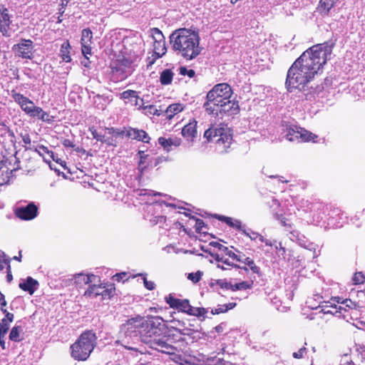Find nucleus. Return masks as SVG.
I'll use <instances>...</instances> for the list:
<instances>
[{"mask_svg":"<svg viewBox=\"0 0 365 365\" xmlns=\"http://www.w3.org/2000/svg\"><path fill=\"white\" fill-rule=\"evenodd\" d=\"M71 46L68 41L62 43L60 49V56L65 62H70L71 58L70 56Z\"/></svg>","mask_w":365,"mask_h":365,"instance_id":"nucleus-32","label":"nucleus"},{"mask_svg":"<svg viewBox=\"0 0 365 365\" xmlns=\"http://www.w3.org/2000/svg\"><path fill=\"white\" fill-rule=\"evenodd\" d=\"M126 135L132 139L141 140L144 143H148L150 139L146 132L135 128L128 129L126 132Z\"/></svg>","mask_w":365,"mask_h":365,"instance_id":"nucleus-27","label":"nucleus"},{"mask_svg":"<svg viewBox=\"0 0 365 365\" xmlns=\"http://www.w3.org/2000/svg\"><path fill=\"white\" fill-rule=\"evenodd\" d=\"M10 95L25 113L27 114L30 112V108L34 105V102L31 100L14 90L11 91Z\"/></svg>","mask_w":365,"mask_h":365,"instance_id":"nucleus-16","label":"nucleus"},{"mask_svg":"<svg viewBox=\"0 0 365 365\" xmlns=\"http://www.w3.org/2000/svg\"><path fill=\"white\" fill-rule=\"evenodd\" d=\"M93 38L92 31L89 29H85L82 31L81 43V45L91 44Z\"/></svg>","mask_w":365,"mask_h":365,"instance_id":"nucleus-43","label":"nucleus"},{"mask_svg":"<svg viewBox=\"0 0 365 365\" xmlns=\"http://www.w3.org/2000/svg\"><path fill=\"white\" fill-rule=\"evenodd\" d=\"M182 135L188 140H193L197 135V121L193 120L182 129Z\"/></svg>","mask_w":365,"mask_h":365,"instance_id":"nucleus-25","label":"nucleus"},{"mask_svg":"<svg viewBox=\"0 0 365 365\" xmlns=\"http://www.w3.org/2000/svg\"><path fill=\"white\" fill-rule=\"evenodd\" d=\"M158 143L160 145H162L164 149H165L167 151L170 150V148L172 145H174L175 147H178L180 145L181 140L178 138H165L163 137H160L158 138Z\"/></svg>","mask_w":365,"mask_h":365,"instance_id":"nucleus-30","label":"nucleus"},{"mask_svg":"<svg viewBox=\"0 0 365 365\" xmlns=\"http://www.w3.org/2000/svg\"><path fill=\"white\" fill-rule=\"evenodd\" d=\"M173 73L170 69H165L160 73V81L163 85H169L172 83Z\"/></svg>","mask_w":365,"mask_h":365,"instance_id":"nucleus-38","label":"nucleus"},{"mask_svg":"<svg viewBox=\"0 0 365 365\" xmlns=\"http://www.w3.org/2000/svg\"><path fill=\"white\" fill-rule=\"evenodd\" d=\"M242 233L245 236L248 237L251 240H259V242L264 243L266 246L269 247H273L274 245V243L272 242V240L264 238L262 235H261L257 232H254L252 230L247 231L245 229H244L242 230Z\"/></svg>","mask_w":365,"mask_h":365,"instance_id":"nucleus-28","label":"nucleus"},{"mask_svg":"<svg viewBox=\"0 0 365 365\" xmlns=\"http://www.w3.org/2000/svg\"><path fill=\"white\" fill-rule=\"evenodd\" d=\"M215 284L222 289L232 291L233 284L226 279H218L216 281Z\"/></svg>","mask_w":365,"mask_h":365,"instance_id":"nucleus-46","label":"nucleus"},{"mask_svg":"<svg viewBox=\"0 0 365 365\" xmlns=\"http://www.w3.org/2000/svg\"><path fill=\"white\" fill-rule=\"evenodd\" d=\"M319 308L320 309L319 312L325 314L336 315L338 313L341 314L342 311H346L341 305L332 304L330 302H324L322 305H319Z\"/></svg>","mask_w":365,"mask_h":365,"instance_id":"nucleus-23","label":"nucleus"},{"mask_svg":"<svg viewBox=\"0 0 365 365\" xmlns=\"http://www.w3.org/2000/svg\"><path fill=\"white\" fill-rule=\"evenodd\" d=\"M307 353V349L305 346L299 349L297 351L294 352L292 356L295 359H302L304 357V354Z\"/></svg>","mask_w":365,"mask_h":365,"instance_id":"nucleus-60","label":"nucleus"},{"mask_svg":"<svg viewBox=\"0 0 365 365\" xmlns=\"http://www.w3.org/2000/svg\"><path fill=\"white\" fill-rule=\"evenodd\" d=\"M38 119L48 123H51L53 121V117L51 116L48 113L45 112L43 110H42Z\"/></svg>","mask_w":365,"mask_h":365,"instance_id":"nucleus-53","label":"nucleus"},{"mask_svg":"<svg viewBox=\"0 0 365 365\" xmlns=\"http://www.w3.org/2000/svg\"><path fill=\"white\" fill-rule=\"evenodd\" d=\"M9 329V323L6 320H1L0 322V334L6 335Z\"/></svg>","mask_w":365,"mask_h":365,"instance_id":"nucleus-54","label":"nucleus"},{"mask_svg":"<svg viewBox=\"0 0 365 365\" xmlns=\"http://www.w3.org/2000/svg\"><path fill=\"white\" fill-rule=\"evenodd\" d=\"M314 138H317V136L313 133L296 125L289 127L287 129V133L286 135V138L289 141L306 142L312 140Z\"/></svg>","mask_w":365,"mask_h":365,"instance_id":"nucleus-11","label":"nucleus"},{"mask_svg":"<svg viewBox=\"0 0 365 365\" xmlns=\"http://www.w3.org/2000/svg\"><path fill=\"white\" fill-rule=\"evenodd\" d=\"M232 91L227 83H219L215 85L207 94V101L203 107L205 110L212 115H218L219 108L227 99H230Z\"/></svg>","mask_w":365,"mask_h":365,"instance_id":"nucleus-4","label":"nucleus"},{"mask_svg":"<svg viewBox=\"0 0 365 365\" xmlns=\"http://www.w3.org/2000/svg\"><path fill=\"white\" fill-rule=\"evenodd\" d=\"M22 331L23 328L21 326H14L10 331L9 339L16 342L21 341L23 339L21 336Z\"/></svg>","mask_w":365,"mask_h":365,"instance_id":"nucleus-35","label":"nucleus"},{"mask_svg":"<svg viewBox=\"0 0 365 365\" xmlns=\"http://www.w3.org/2000/svg\"><path fill=\"white\" fill-rule=\"evenodd\" d=\"M202 273L200 271H197L195 273L188 274L187 279L192 281L193 283L198 282L202 277Z\"/></svg>","mask_w":365,"mask_h":365,"instance_id":"nucleus-50","label":"nucleus"},{"mask_svg":"<svg viewBox=\"0 0 365 365\" xmlns=\"http://www.w3.org/2000/svg\"><path fill=\"white\" fill-rule=\"evenodd\" d=\"M332 48L333 43L325 42L305 51L287 71L285 83L287 90L289 92L294 89L304 90L326 63Z\"/></svg>","mask_w":365,"mask_h":365,"instance_id":"nucleus-1","label":"nucleus"},{"mask_svg":"<svg viewBox=\"0 0 365 365\" xmlns=\"http://www.w3.org/2000/svg\"><path fill=\"white\" fill-rule=\"evenodd\" d=\"M89 131L91 133L92 136L93 138L97 140L98 141L102 142L103 140L104 135H103L101 133L98 132L94 127H91L89 128Z\"/></svg>","mask_w":365,"mask_h":365,"instance_id":"nucleus-51","label":"nucleus"},{"mask_svg":"<svg viewBox=\"0 0 365 365\" xmlns=\"http://www.w3.org/2000/svg\"><path fill=\"white\" fill-rule=\"evenodd\" d=\"M21 138L22 141L24 142V143L25 145H30L31 144V140L30 135L28 133H25V134L21 133ZM25 148L26 149L28 148L26 147V145H25Z\"/></svg>","mask_w":365,"mask_h":365,"instance_id":"nucleus-62","label":"nucleus"},{"mask_svg":"<svg viewBox=\"0 0 365 365\" xmlns=\"http://www.w3.org/2000/svg\"><path fill=\"white\" fill-rule=\"evenodd\" d=\"M268 204L272 210V212L274 218L279 220L283 227H290L291 225L289 222H287V219L283 216L282 213L278 211V208L279 207V201L277 200L276 199H272L271 202H268Z\"/></svg>","mask_w":365,"mask_h":365,"instance_id":"nucleus-21","label":"nucleus"},{"mask_svg":"<svg viewBox=\"0 0 365 365\" xmlns=\"http://www.w3.org/2000/svg\"><path fill=\"white\" fill-rule=\"evenodd\" d=\"M185 313L191 316L202 317L207 313V310L205 308L193 307L189 304Z\"/></svg>","mask_w":365,"mask_h":365,"instance_id":"nucleus-37","label":"nucleus"},{"mask_svg":"<svg viewBox=\"0 0 365 365\" xmlns=\"http://www.w3.org/2000/svg\"><path fill=\"white\" fill-rule=\"evenodd\" d=\"M195 71L192 69H187L185 67H180V74L182 76H188L190 78H192L195 76Z\"/></svg>","mask_w":365,"mask_h":365,"instance_id":"nucleus-55","label":"nucleus"},{"mask_svg":"<svg viewBox=\"0 0 365 365\" xmlns=\"http://www.w3.org/2000/svg\"><path fill=\"white\" fill-rule=\"evenodd\" d=\"M253 282H241L239 283H235L233 284L232 291L237 290H245L248 289H251L252 287Z\"/></svg>","mask_w":365,"mask_h":365,"instance_id":"nucleus-45","label":"nucleus"},{"mask_svg":"<svg viewBox=\"0 0 365 365\" xmlns=\"http://www.w3.org/2000/svg\"><path fill=\"white\" fill-rule=\"evenodd\" d=\"M120 95V98L127 100L125 103H130L132 106H138L139 109H140L144 105L143 100L138 97L137 92L135 91L127 90L121 93Z\"/></svg>","mask_w":365,"mask_h":365,"instance_id":"nucleus-18","label":"nucleus"},{"mask_svg":"<svg viewBox=\"0 0 365 365\" xmlns=\"http://www.w3.org/2000/svg\"><path fill=\"white\" fill-rule=\"evenodd\" d=\"M106 99L102 96H97L95 97V103L99 109L104 110L106 108Z\"/></svg>","mask_w":365,"mask_h":365,"instance_id":"nucleus-48","label":"nucleus"},{"mask_svg":"<svg viewBox=\"0 0 365 365\" xmlns=\"http://www.w3.org/2000/svg\"><path fill=\"white\" fill-rule=\"evenodd\" d=\"M222 264H223V267H228V269L230 267H235L238 268L240 270H244L245 272L248 271V269L245 267H241L240 265H237L234 261L230 260L228 257H227L225 254H223V257L222 259Z\"/></svg>","mask_w":365,"mask_h":365,"instance_id":"nucleus-41","label":"nucleus"},{"mask_svg":"<svg viewBox=\"0 0 365 365\" xmlns=\"http://www.w3.org/2000/svg\"><path fill=\"white\" fill-rule=\"evenodd\" d=\"M140 109H142L143 113H145L147 115H153L159 116L163 112L162 110L158 109L153 105L143 106Z\"/></svg>","mask_w":365,"mask_h":365,"instance_id":"nucleus-42","label":"nucleus"},{"mask_svg":"<svg viewBox=\"0 0 365 365\" xmlns=\"http://www.w3.org/2000/svg\"><path fill=\"white\" fill-rule=\"evenodd\" d=\"M38 281L33 279L31 277H28L25 281L19 283V287L22 290L28 292L31 295L35 292V291L38 289Z\"/></svg>","mask_w":365,"mask_h":365,"instance_id":"nucleus-26","label":"nucleus"},{"mask_svg":"<svg viewBox=\"0 0 365 365\" xmlns=\"http://www.w3.org/2000/svg\"><path fill=\"white\" fill-rule=\"evenodd\" d=\"M218 219L225 222L229 226L241 231L242 232L245 227V225H242V222L237 219H233L232 217L225 216H220Z\"/></svg>","mask_w":365,"mask_h":365,"instance_id":"nucleus-31","label":"nucleus"},{"mask_svg":"<svg viewBox=\"0 0 365 365\" xmlns=\"http://www.w3.org/2000/svg\"><path fill=\"white\" fill-rule=\"evenodd\" d=\"M341 304H344L346 307H349L350 309L356 308V304L354 302H352L349 299H346L344 300Z\"/></svg>","mask_w":365,"mask_h":365,"instance_id":"nucleus-63","label":"nucleus"},{"mask_svg":"<svg viewBox=\"0 0 365 365\" xmlns=\"http://www.w3.org/2000/svg\"><path fill=\"white\" fill-rule=\"evenodd\" d=\"M138 55H134L132 57H123L122 59L117 60L111 66L113 72L119 73L120 79L126 78L132 73L134 63L138 61Z\"/></svg>","mask_w":365,"mask_h":365,"instance_id":"nucleus-9","label":"nucleus"},{"mask_svg":"<svg viewBox=\"0 0 365 365\" xmlns=\"http://www.w3.org/2000/svg\"><path fill=\"white\" fill-rule=\"evenodd\" d=\"M223 254V252L220 251V252L211 254V256L213 258V259L216 262V265L217 268H220L222 270H227L228 269V267H223V264H222Z\"/></svg>","mask_w":365,"mask_h":365,"instance_id":"nucleus-44","label":"nucleus"},{"mask_svg":"<svg viewBox=\"0 0 365 365\" xmlns=\"http://www.w3.org/2000/svg\"><path fill=\"white\" fill-rule=\"evenodd\" d=\"M38 210L35 203L31 202L26 205H17L14 210V214L16 217L29 221L37 217Z\"/></svg>","mask_w":365,"mask_h":365,"instance_id":"nucleus-14","label":"nucleus"},{"mask_svg":"<svg viewBox=\"0 0 365 365\" xmlns=\"http://www.w3.org/2000/svg\"><path fill=\"white\" fill-rule=\"evenodd\" d=\"M236 306V303L231 302L225 304L218 305L217 307L212 309L211 310V313L212 314H219L221 313H225L230 309H233Z\"/></svg>","mask_w":365,"mask_h":365,"instance_id":"nucleus-39","label":"nucleus"},{"mask_svg":"<svg viewBox=\"0 0 365 365\" xmlns=\"http://www.w3.org/2000/svg\"><path fill=\"white\" fill-rule=\"evenodd\" d=\"M364 280H365V277L361 272L355 273V274L353 277V281L356 284H363L364 282Z\"/></svg>","mask_w":365,"mask_h":365,"instance_id":"nucleus-56","label":"nucleus"},{"mask_svg":"<svg viewBox=\"0 0 365 365\" xmlns=\"http://www.w3.org/2000/svg\"><path fill=\"white\" fill-rule=\"evenodd\" d=\"M176 334H173V338L177 337L175 341H180L184 339L182 336H188L191 339L194 340L199 337V333L197 330L189 327H184L182 329H175Z\"/></svg>","mask_w":365,"mask_h":365,"instance_id":"nucleus-20","label":"nucleus"},{"mask_svg":"<svg viewBox=\"0 0 365 365\" xmlns=\"http://www.w3.org/2000/svg\"><path fill=\"white\" fill-rule=\"evenodd\" d=\"M215 244H216L219 248V250L220 252H223L224 254L229 257V259L230 260H232L234 261L235 262H241V261H243V257H244V255H237L235 252H234L232 250H229L228 247L222 245H220L217 242H215Z\"/></svg>","mask_w":365,"mask_h":365,"instance_id":"nucleus-29","label":"nucleus"},{"mask_svg":"<svg viewBox=\"0 0 365 365\" xmlns=\"http://www.w3.org/2000/svg\"><path fill=\"white\" fill-rule=\"evenodd\" d=\"M339 0H320L322 12L324 14H331V10Z\"/></svg>","mask_w":365,"mask_h":365,"instance_id":"nucleus-33","label":"nucleus"},{"mask_svg":"<svg viewBox=\"0 0 365 365\" xmlns=\"http://www.w3.org/2000/svg\"><path fill=\"white\" fill-rule=\"evenodd\" d=\"M205 227V224L201 219H196L195 220V228L196 232H205L204 231L203 228Z\"/></svg>","mask_w":365,"mask_h":365,"instance_id":"nucleus-52","label":"nucleus"},{"mask_svg":"<svg viewBox=\"0 0 365 365\" xmlns=\"http://www.w3.org/2000/svg\"><path fill=\"white\" fill-rule=\"evenodd\" d=\"M71 280L73 281V283L81 287L85 284H91V283H96L100 282V278L93 274H85L83 273H78L72 277Z\"/></svg>","mask_w":365,"mask_h":365,"instance_id":"nucleus-17","label":"nucleus"},{"mask_svg":"<svg viewBox=\"0 0 365 365\" xmlns=\"http://www.w3.org/2000/svg\"><path fill=\"white\" fill-rule=\"evenodd\" d=\"M140 160L138 162V170L140 175H143L147 168V158L148 155L145 153L143 150H139L138 152Z\"/></svg>","mask_w":365,"mask_h":365,"instance_id":"nucleus-34","label":"nucleus"},{"mask_svg":"<svg viewBox=\"0 0 365 365\" xmlns=\"http://www.w3.org/2000/svg\"><path fill=\"white\" fill-rule=\"evenodd\" d=\"M204 137L209 142H215L219 145H223L225 150L230 147L232 140L230 128L222 123L212 125L205 131Z\"/></svg>","mask_w":365,"mask_h":365,"instance_id":"nucleus-7","label":"nucleus"},{"mask_svg":"<svg viewBox=\"0 0 365 365\" xmlns=\"http://www.w3.org/2000/svg\"><path fill=\"white\" fill-rule=\"evenodd\" d=\"M219 110L218 113H227L229 115H232L238 113L240 108L237 101L227 99L225 103L220 106Z\"/></svg>","mask_w":365,"mask_h":365,"instance_id":"nucleus-24","label":"nucleus"},{"mask_svg":"<svg viewBox=\"0 0 365 365\" xmlns=\"http://www.w3.org/2000/svg\"><path fill=\"white\" fill-rule=\"evenodd\" d=\"M165 331V325L161 317H150L145 318L144 327L141 331L140 341L149 345L154 339L162 336Z\"/></svg>","mask_w":365,"mask_h":365,"instance_id":"nucleus-6","label":"nucleus"},{"mask_svg":"<svg viewBox=\"0 0 365 365\" xmlns=\"http://www.w3.org/2000/svg\"><path fill=\"white\" fill-rule=\"evenodd\" d=\"M166 217L165 216H156L151 220L153 224H162L165 222Z\"/></svg>","mask_w":365,"mask_h":365,"instance_id":"nucleus-64","label":"nucleus"},{"mask_svg":"<svg viewBox=\"0 0 365 365\" xmlns=\"http://www.w3.org/2000/svg\"><path fill=\"white\" fill-rule=\"evenodd\" d=\"M329 224L339 227L342 225L340 220L343 219L344 212L338 207L331 209L329 214Z\"/></svg>","mask_w":365,"mask_h":365,"instance_id":"nucleus-22","label":"nucleus"},{"mask_svg":"<svg viewBox=\"0 0 365 365\" xmlns=\"http://www.w3.org/2000/svg\"><path fill=\"white\" fill-rule=\"evenodd\" d=\"M114 288L110 285L106 286V284L101 282L91 283L84 292V297L90 299H95L98 297L101 300L108 299L113 294Z\"/></svg>","mask_w":365,"mask_h":365,"instance_id":"nucleus-10","label":"nucleus"},{"mask_svg":"<svg viewBox=\"0 0 365 365\" xmlns=\"http://www.w3.org/2000/svg\"><path fill=\"white\" fill-rule=\"evenodd\" d=\"M138 276H140V277H143V283H144V286L145 287L146 289H148V290H153L155 289V283L152 281H148L146 278V274H138Z\"/></svg>","mask_w":365,"mask_h":365,"instance_id":"nucleus-49","label":"nucleus"},{"mask_svg":"<svg viewBox=\"0 0 365 365\" xmlns=\"http://www.w3.org/2000/svg\"><path fill=\"white\" fill-rule=\"evenodd\" d=\"M127 275L126 272L117 273L113 277V279L118 282H125V280L128 279Z\"/></svg>","mask_w":365,"mask_h":365,"instance_id":"nucleus-59","label":"nucleus"},{"mask_svg":"<svg viewBox=\"0 0 365 365\" xmlns=\"http://www.w3.org/2000/svg\"><path fill=\"white\" fill-rule=\"evenodd\" d=\"M97 337L92 331L81 334L78 340L71 346V356L78 361L86 360L96 345Z\"/></svg>","mask_w":365,"mask_h":365,"instance_id":"nucleus-5","label":"nucleus"},{"mask_svg":"<svg viewBox=\"0 0 365 365\" xmlns=\"http://www.w3.org/2000/svg\"><path fill=\"white\" fill-rule=\"evenodd\" d=\"M81 47H82L81 50H82L83 55L85 56V58L86 59L88 60V55H91V44L81 45Z\"/></svg>","mask_w":365,"mask_h":365,"instance_id":"nucleus-57","label":"nucleus"},{"mask_svg":"<svg viewBox=\"0 0 365 365\" xmlns=\"http://www.w3.org/2000/svg\"><path fill=\"white\" fill-rule=\"evenodd\" d=\"M148 34L153 40V56H155V58L148 63V66H150L154 63L156 58H159L165 54L167 49L165 37L159 29L152 28L149 29Z\"/></svg>","mask_w":365,"mask_h":365,"instance_id":"nucleus-8","label":"nucleus"},{"mask_svg":"<svg viewBox=\"0 0 365 365\" xmlns=\"http://www.w3.org/2000/svg\"><path fill=\"white\" fill-rule=\"evenodd\" d=\"M173 49L186 60L195 58L202 51L198 32L192 29H179L170 36Z\"/></svg>","mask_w":365,"mask_h":365,"instance_id":"nucleus-2","label":"nucleus"},{"mask_svg":"<svg viewBox=\"0 0 365 365\" xmlns=\"http://www.w3.org/2000/svg\"><path fill=\"white\" fill-rule=\"evenodd\" d=\"M165 302L171 308L177 309L183 312H185L187 308H188V300L175 298L172 294H169L165 297Z\"/></svg>","mask_w":365,"mask_h":365,"instance_id":"nucleus-19","label":"nucleus"},{"mask_svg":"<svg viewBox=\"0 0 365 365\" xmlns=\"http://www.w3.org/2000/svg\"><path fill=\"white\" fill-rule=\"evenodd\" d=\"M15 55L24 59H32L34 57V43L30 39H21L20 42L12 48Z\"/></svg>","mask_w":365,"mask_h":365,"instance_id":"nucleus-12","label":"nucleus"},{"mask_svg":"<svg viewBox=\"0 0 365 365\" xmlns=\"http://www.w3.org/2000/svg\"><path fill=\"white\" fill-rule=\"evenodd\" d=\"M43 109L40 107L36 106L34 104L30 108V112L27 113L31 117H36L39 118Z\"/></svg>","mask_w":365,"mask_h":365,"instance_id":"nucleus-47","label":"nucleus"},{"mask_svg":"<svg viewBox=\"0 0 365 365\" xmlns=\"http://www.w3.org/2000/svg\"><path fill=\"white\" fill-rule=\"evenodd\" d=\"M182 110V106L180 103H174L170 105L165 110L167 117L171 118L175 114Z\"/></svg>","mask_w":365,"mask_h":365,"instance_id":"nucleus-40","label":"nucleus"},{"mask_svg":"<svg viewBox=\"0 0 365 365\" xmlns=\"http://www.w3.org/2000/svg\"><path fill=\"white\" fill-rule=\"evenodd\" d=\"M172 336L173 335L171 334L165 336L163 334L162 336H159L156 339H154V341H153L148 346L150 348L161 351L163 353L168 354H174L175 351V348L173 345L169 344V341L173 342L175 341V339H171Z\"/></svg>","mask_w":365,"mask_h":365,"instance_id":"nucleus-13","label":"nucleus"},{"mask_svg":"<svg viewBox=\"0 0 365 365\" xmlns=\"http://www.w3.org/2000/svg\"><path fill=\"white\" fill-rule=\"evenodd\" d=\"M144 322L145 317L140 316L129 319L122 325L121 333L123 334V336H121L117 342L128 350L143 353L138 346V344L140 341Z\"/></svg>","mask_w":365,"mask_h":365,"instance_id":"nucleus-3","label":"nucleus"},{"mask_svg":"<svg viewBox=\"0 0 365 365\" xmlns=\"http://www.w3.org/2000/svg\"><path fill=\"white\" fill-rule=\"evenodd\" d=\"M12 16L9 9L3 4H0V32L4 36H11L10 26L12 22Z\"/></svg>","mask_w":365,"mask_h":365,"instance_id":"nucleus-15","label":"nucleus"},{"mask_svg":"<svg viewBox=\"0 0 365 365\" xmlns=\"http://www.w3.org/2000/svg\"><path fill=\"white\" fill-rule=\"evenodd\" d=\"M4 264L6 265L7 269L6 281L10 283L13 280V276L11 272L10 259H6L4 262Z\"/></svg>","mask_w":365,"mask_h":365,"instance_id":"nucleus-58","label":"nucleus"},{"mask_svg":"<svg viewBox=\"0 0 365 365\" xmlns=\"http://www.w3.org/2000/svg\"><path fill=\"white\" fill-rule=\"evenodd\" d=\"M1 312L5 314V317L1 320H6L8 323L12 322L14 320V314L7 312L5 308L1 309Z\"/></svg>","mask_w":365,"mask_h":365,"instance_id":"nucleus-61","label":"nucleus"},{"mask_svg":"<svg viewBox=\"0 0 365 365\" xmlns=\"http://www.w3.org/2000/svg\"><path fill=\"white\" fill-rule=\"evenodd\" d=\"M274 243L275 250H276V255L278 257V261H286L287 260V255H286V249L285 247H282V243L279 242L278 245H277V241L274 240L272 241Z\"/></svg>","mask_w":365,"mask_h":365,"instance_id":"nucleus-36","label":"nucleus"}]
</instances>
